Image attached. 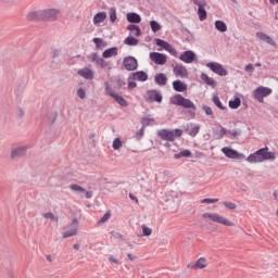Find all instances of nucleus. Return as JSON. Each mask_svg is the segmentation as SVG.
Segmentation results:
<instances>
[{"mask_svg": "<svg viewBox=\"0 0 278 278\" xmlns=\"http://www.w3.org/2000/svg\"><path fill=\"white\" fill-rule=\"evenodd\" d=\"M202 218H208L210 220H212V223H218L219 225H225L226 227H236V224L218 215V213H204L202 214Z\"/></svg>", "mask_w": 278, "mask_h": 278, "instance_id": "nucleus-3", "label": "nucleus"}, {"mask_svg": "<svg viewBox=\"0 0 278 278\" xmlns=\"http://www.w3.org/2000/svg\"><path fill=\"white\" fill-rule=\"evenodd\" d=\"M17 116H18V118H23V116H25V111H23V109H18Z\"/></svg>", "mask_w": 278, "mask_h": 278, "instance_id": "nucleus-61", "label": "nucleus"}, {"mask_svg": "<svg viewBox=\"0 0 278 278\" xmlns=\"http://www.w3.org/2000/svg\"><path fill=\"white\" fill-rule=\"evenodd\" d=\"M27 155V147L20 146L11 149V160H17V157H25Z\"/></svg>", "mask_w": 278, "mask_h": 278, "instance_id": "nucleus-12", "label": "nucleus"}, {"mask_svg": "<svg viewBox=\"0 0 278 278\" xmlns=\"http://www.w3.org/2000/svg\"><path fill=\"white\" fill-rule=\"evenodd\" d=\"M154 81L157 86H166L168 84V77L164 73H159L154 76Z\"/></svg>", "mask_w": 278, "mask_h": 278, "instance_id": "nucleus-24", "label": "nucleus"}, {"mask_svg": "<svg viewBox=\"0 0 278 278\" xmlns=\"http://www.w3.org/2000/svg\"><path fill=\"white\" fill-rule=\"evenodd\" d=\"M112 216V213L109 211L106 212L103 217L98 222L99 225H103V223H108Z\"/></svg>", "mask_w": 278, "mask_h": 278, "instance_id": "nucleus-42", "label": "nucleus"}, {"mask_svg": "<svg viewBox=\"0 0 278 278\" xmlns=\"http://www.w3.org/2000/svg\"><path fill=\"white\" fill-rule=\"evenodd\" d=\"M150 27L153 31V34H157V31H160V29H162V25H160V23H157V21L152 20L150 22Z\"/></svg>", "mask_w": 278, "mask_h": 278, "instance_id": "nucleus-36", "label": "nucleus"}, {"mask_svg": "<svg viewBox=\"0 0 278 278\" xmlns=\"http://www.w3.org/2000/svg\"><path fill=\"white\" fill-rule=\"evenodd\" d=\"M131 75L132 79H137V81H147L149 79V75L144 71L135 72Z\"/></svg>", "mask_w": 278, "mask_h": 278, "instance_id": "nucleus-28", "label": "nucleus"}, {"mask_svg": "<svg viewBox=\"0 0 278 278\" xmlns=\"http://www.w3.org/2000/svg\"><path fill=\"white\" fill-rule=\"evenodd\" d=\"M131 77L128 78V90H134V88H137L138 84L136 81L130 80Z\"/></svg>", "mask_w": 278, "mask_h": 278, "instance_id": "nucleus-57", "label": "nucleus"}, {"mask_svg": "<svg viewBox=\"0 0 278 278\" xmlns=\"http://www.w3.org/2000/svg\"><path fill=\"white\" fill-rule=\"evenodd\" d=\"M213 103H214V105H216V108H218L219 110H227V108L223 105V102H220V98H218V96H214V97H213Z\"/></svg>", "mask_w": 278, "mask_h": 278, "instance_id": "nucleus-37", "label": "nucleus"}, {"mask_svg": "<svg viewBox=\"0 0 278 278\" xmlns=\"http://www.w3.org/2000/svg\"><path fill=\"white\" fill-rule=\"evenodd\" d=\"M150 60H152V62L159 66H164V64H166L167 56L166 54L160 52H151Z\"/></svg>", "mask_w": 278, "mask_h": 278, "instance_id": "nucleus-14", "label": "nucleus"}, {"mask_svg": "<svg viewBox=\"0 0 278 278\" xmlns=\"http://www.w3.org/2000/svg\"><path fill=\"white\" fill-rule=\"evenodd\" d=\"M174 74L176 77H188V70L184 65L176 64L174 66Z\"/></svg>", "mask_w": 278, "mask_h": 278, "instance_id": "nucleus-23", "label": "nucleus"}, {"mask_svg": "<svg viewBox=\"0 0 278 278\" xmlns=\"http://www.w3.org/2000/svg\"><path fill=\"white\" fill-rule=\"evenodd\" d=\"M85 197L86 199H92V191H86Z\"/></svg>", "mask_w": 278, "mask_h": 278, "instance_id": "nucleus-64", "label": "nucleus"}, {"mask_svg": "<svg viewBox=\"0 0 278 278\" xmlns=\"http://www.w3.org/2000/svg\"><path fill=\"white\" fill-rule=\"evenodd\" d=\"M179 60L185 62V64H192V62H197V53L192 50H187L182 54H180Z\"/></svg>", "mask_w": 278, "mask_h": 278, "instance_id": "nucleus-13", "label": "nucleus"}, {"mask_svg": "<svg viewBox=\"0 0 278 278\" xmlns=\"http://www.w3.org/2000/svg\"><path fill=\"white\" fill-rule=\"evenodd\" d=\"M43 218H48L49 220H54L55 223H58V217H55V215L51 212L45 213Z\"/></svg>", "mask_w": 278, "mask_h": 278, "instance_id": "nucleus-47", "label": "nucleus"}, {"mask_svg": "<svg viewBox=\"0 0 278 278\" xmlns=\"http://www.w3.org/2000/svg\"><path fill=\"white\" fill-rule=\"evenodd\" d=\"M202 110L205 112L206 116H211V118H214V111H212V108L208 105H203Z\"/></svg>", "mask_w": 278, "mask_h": 278, "instance_id": "nucleus-44", "label": "nucleus"}, {"mask_svg": "<svg viewBox=\"0 0 278 278\" xmlns=\"http://www.w3.org/2000/svg\"><path fill=\"white\" fill-rule=\"evenodd\" d=\"M108 18V14L105 12H99L93 16V25H99L100 23H103Z\"/></svg>", "mask_w": 278, "mask_h": 278, "instance_id": "nucleus-30", "label": "nucleus"}, {"mask_svg": "<svg viewBox=\"0 0 278 278\" xmlns=\"http://www.w3.org/2000/svg\"><path fill=\"white\" fill-rule=\"evenodd\" d=\"M215 29H217V31H220L222 34H225V31H227V24H225V22L217 20L215 21Z\"/></svg>", "mask_w": 278, "mask_h": 278, "instance_id": "nucleus-31", "label": "nucleus"}, {"mask_svg": "<svg viewBox=\"0 0 278 278\" xmlns=\"http://www.w3.org/2000/svg\"><path fill=\"white\" fill-rule=\"evenodd\" d=\"M244 71L245 73H250L252 75L253 71H255V67L253 66L252 63H250L244 67Z\"/></svg>", "mask_w": 278, "mask_h": 278, "instance_id": "nucleus-56", "label": "nucleus"}, {"mask_svg": "<svg viewBox=\"0 0 278 278\" xmlns=\"http://www.w3.org/2000/svg\"><path fill=\"white\" fill-rule=\"evenodd\" d=\"M116 85H117L118 88H122L123 86H126L127 83H125V80H123L121 78H117Z\"/></svg>", "mask_w": 278, "mask_h": 278, "instance_id": "nucleus-59", "label": "nucleus"}, {"mask_svg": "<svg viewBox=\"0 0 278 278\" xmlns=\"http://www.w3.org/2000/svg\"><path fill=\"white\" fill-rule=\"evenodd\" d=\"M127 21L128 23L138 24V23H141L142 17L138 13H128Z\"/></svg>", "mask_w": 278, "mask_h": 278, "instance_id": "nucleus-29", "label": "nucleus"}, {"mask_svg": "<svg viewBox=\"0 0 278 278\" xmlns=\"http://www.w3.org/2000/svg\"><path fill=\"white\" fill-rule=\"evenodd\" d=\"M223 205H225V207L228 210H236L238 207V205H236L233 202H223Z\"/></svg>", "mask_w": 278, "mask_h": 278, "instance_id": "nucleus-49", "label": "nucleus"}, {"mask_svg": "<svg viewBox=\"0 0 278 278\" xmlns=\"http://www.w3.org/2000/svg\"><path fill=\"white\" fill-rule=\"evenodd\" d=\"M228 105L231 110H238V108L242 105V100H240V98H235L233 100L229 101Z\"/></svg>", "mask_w": 278, "mask_h": 278, "instance_id": "nucleus-33", "label": "nucleus"}, {"mask_svg": "<svg viewBox=\"0 0 278 278\" xmlns=\"http://www.w3.org/2000/svg\"><path fill=\"white\" fill-rule=\"evenodd\" d=\"M121 147H123V141L121 140V138H115L113 141L114 151H118V149H121Z\"/></svg>", "mask_w": 278, "mask_h": 278, "instance_id": "nucleus-40", "label": "nucleus"}, {"mask_svg": "<svg viewBox=\"0 0 278 278\" xmlns=\"http://www.w3.org/2000/svg\"><path fill=\"white\" fill-rule=\"evenodd\" d=\"M78 75L84 77V79H94V72L90 68L79 70Z\"/></svg>", "mask_w": 278, "mask_h": 278, "instance_id": "nucleus-27", "label": "nucleus"}, {"mask_svg": "<svg viewBox=\"0 0 278 278\" xmlns=\"http://www.w3.org/2000/svg\"><path fill=\"white\" fill-rule=\"evenodd\" d=\"M151 123H155V119L149 118V117H142V119H141V125H142L143 129L146 127H149V125H151Z\"/></svg>", "mask_w": 278, "mask_h": 278, "instance_id": "nucleus-39", "label": "nucleus"}, {"mask_svg": "<svg viewBox=\"0 0 278 278\" xmlns=\"http://www.w3.org/2000/svg\"><path fill=\"white\" fill-rule=\"evenodd\" d=\"M141 229H142L143 236L149 237L153 233V230L151 228L147 227L146 225H142Z\"/></svg>", "mask_w": 278, "mask_h": 278, "instance_id": "nucleus-46", "label": "nucleus"}, {"mask_svg": "<svg viewBox=\"0 0 278 278\" xmlns=\"http://www.w3.org/2000/svg\"><path fill=\"white\" fill-rule=\"evenodd\" d=\"M174 131V140L175 138H181V136H184V130L176 128L173 130Z\"/></svg>", "mask_w": 278, "mask_h": 278, "instance_id": "nucleus-53", "label": "nucleus"}, {"mask_svg": "<svg viewBox=\"0 0 278 278\" xmlns=\"http://www.w3.org/2000/svg\"><path fill=\"white\" fill-rule=\"evenodd\" d=\"M174 157L175 160H179L180 157H192V152L190 150H182L175 154Z\"/></svg>", "mask_w": 278, "mask_h": 278, "instance_id": "nucleus-34", "label": "nucleus"}, {"mask_svg": "<svg viewBox=\"0 0 278 278\" xmlns=\"http://www.w3.org/2000/svg\"><path fill=\"white\" fill-rule=\"evenodd\" d=\"M254 99L258 101V103H264V97H269L273 94V89L268 87H258L254 90Z\"/></svg>", "mask_w": 278, "mask_h": 278, "instance_id": "nucleus-6", "label": "nucleus"}, {"mask_svg": "<svg viewBox=\"0 0 278 278\" xmlns=\"http://www.w3.org/2000/svg\"><path fill=\"white\" fill-rule=\"evenodd\" d=\"M127 257H128V260H130V262H134L135 260H138V257L136 255L131 254V253H128Z\"/></svg>", "mask_w": 278, "mask_h": 278, "instance_id": "nucleus-62", "label": "nucleus"}, {"mask_svg": "<svg viewBox=\"0 0 278 278\" xmlns=\"http://www.w3.org/2000/svg\"><path fill=\"white\" fill-rule=\"evenodd\" d=\"M222 153L226 155V157H229V160H244V154L239 153L238 151L229 148V147H224L222 149Z\"/></svg>", "mask_w": 278, "mask_h": 278, "instance_id": "nucleus-7", "label": "nucleus"}, {"mask_svg": "<svg viewBox=\"0 0 278 278\" xmlns=\"http://www.w3.org/2000/svg\"><path fill=\"white\" fill-rule=\"evenodd\" d=\"M91 62H94L100 68H108L112 71V62L105 61L103 58H99L97 53L91 54Z\"/></svg>", "mask_w": 278, "mask_h": 278, "instance_id": "nucleus-9", "label": "nucleus"}, {"mask_svg": "<svg viewBox=\"0 0 278 278\" xmlns=\"http://www.w3.org/2000/svg\"><path fill=\"white\" fill-rule=\"evenodd\" d=\"M110 21H111V23H116V9L115 8L110 9Z\"/></svg>", "mask_w": 278, "mask_h": 278, "instance_id": "nucleus-45", "label": "nucleus"}, {"mask_svg": "<svg viewBox=\"0 0 278 278\" xmlns=\"http://www.w3.org/2000/svg\"><path fill=\"white\" fill-rule=\"evenodd\" d=\"M274 152H268V147L258 149L256 152L250 154L247 157V162L250 164H257L262 162H266V160H275Z\"/></svg>", "mask_w": 278, "mask_h": 278, "instance_id": "nucleus-1", "label": "nucleus"}, {"mask_svg": "<svg viewBox=\"0 0 278 278\" xmlns=\"http://www.w3.org/2000/svg\"><path fill=\"white\" fill-rule=\"evenodd\" d=\"M257 38L260 40H263V42H267V45H270V47H277V42H275V39L273 37L268 36L266 33H256Z\"/></svg>", "mask_w": 278, "mask_h": 278, "instance_id": "nucleus-21", "label": "nucleus"}, {"mask_svg": "<svg viewBox=\"0 0 278 278\" xmlns=\"http://www.w3.org/2000/svg\"><path fill=\"white\" fill-rule=\"evenodd\" d=\"M227 134H228V130L225 127L220 126L219 130L217 132L218 138L219 139L225 138V136H227Z\"/></svg>", "mask_w": 278, "mask_h": 278, "instance_id": "nucleus-48", "label": "nucleus"}, {"mask_svg": "<svg viewBox=\"0 0 278 278\" xmlns=\"http://www.w3.org/2000/svg\"><path fill=\"white\" fill-rule=\"evenodd\" d=\"M77 97L79 99H86V90L84 88L77 89Z\"/></svg>", "mask_w": 278, "mask_h": 278, "instance_id": "nucleus-52", "label": "nucleus"}, {"mask_svg": "<svg viewBox=\"0 0 278 278\" xmlns=\"http://www.w3.org/2000/svg\"><path fill=\"white\" fill-rule=\"evenodd\" d=\"M206 66L213 71L215 75H219V77H227V75H229V72L220 63L208 62Z\"/></svg>", "mask_w": 278, "mask_h": 278, "instance_id": "nucleus-5", "label": "nucleus"}, {"mask_svg": "<svg viewBox=\"0 0 278 278\" xmlns=\"http://www.w3.org/2000/svg\"><path fill=\"white\" fill-rule=\"evenodd\" d=\"M173 89L175 92H186V90H188V85L180 79H177L173 81Z\"/></svg>", "mask_w": 278, "mask_h": 278, "instance_id": "nucleus-22", "label": "nucleus"}, {"mask_svg": "<svg viewBox=\"0 0 278 278\" xmlns=\"http://www.w3.org/2000/svg\"><path fill=\"white\" fill-rule=\"evenodd\" d=\"M116 55H118L117 47L109 48V49L104 50L102 53V58L104 60H106L108 58H116Z\"/></svg>", "mask_w": 278, "mask_h": 278, "instance_id": "nucleus-25", "label": "nucleus"}, {"mask_svg": "<svg viewBox=\"0 0 278 278\" xmlns=\"http://www.w3.org/2000/svg\"><path fill=\"white\" fill-rule=\"evenodd\" d=\"M70 189L74 190L75 192H86V189L79 185H70Z\"/></svg>", "mask_w": 278, "mask_h": 278, "instance_id": "nucleus-41", "label": "nucleus"}, {"mask_svg": "<svg viewBox=\"0 0 278 278\" xmlns=\"http://www.w3.org/2000/svg\"><path fill=\"white\" fill-rule=\"evenodd\" d=\"M201 203H207V204H212V203H218V199H210V198H205L201 201Z\"/></svg>", "mask_w": 278, "mask_h": 278, "instance_id": "nucleus-55", "label": "nucleus"}, {"mask_svg": "<svg viewBox=\"0 0 278 278\" xmlns=\"http://www.w3.org/2000/svg\"><path fill=\"white\" fill-rule=\"evenodd\" d=\"M128 31H136L135 36L140 37L142 36V30L140 29V26L136 25V24H130L127 26Z\"/></svg>", "mask_w": 278, "mask_h": 278, "instance_id": "nucleus-32", "label": "nucleus"}, {"mask_svg": "<svg viewBox=\"0 0 278 278\" xmlns=\"http://www.w3.org/2000/svg\"><path fill=\"white\" fill-rule=\"evenodd\" d=\"M194 5H198V16L200 21H205L207 18V11L205 10V5H207V2L205 1H199L193 0Z\"/></svg>", "mask_w": 278, "mask_h": 278, "instance_id": "nucleus-11", "label": "nucleus"}, {"mask_svg": "<svg viewBox=\"0 0 278 278\" xmlns=\"http://www.w3.org/2000/svg\"><path fill=\"white\" fill-rule=\"evenodd\" d=\"M26 18L27 21H34V22L45 21L43 11L39 10V11L29 12Z\"/></svg>", "mask_w": 278, "mask_h": 278, "instance_id": "nucleus-19", "label": "nucleus"}, {"mask_svg": "<svg viewBox=\"0 0 278 278\" xmlns=\"http://www.w3.org/2000/svg\"><path fill=\"white\" fill-rule=\"evenodd\" d=\"M77 225H79V222L77 218H74L71 224V229L63 232V238H73V236H77Z\"/></svg>", "mask_w": 278, "mask_h": 278, "instance_id": "nucleus-17", "label": "nucleus"}, {"mask_svg": "<svg viewBox=\"0 0 278 278\" xmlns=\"http://www.w3.org/2000/svg\"><path fill=\"white\" fill-rule=\"evenodd\" d=\"M123 65L126 71H137L138 70V60L134 56H126L123 60Z\"/></svg>", "mask_w": 278, "mask_h": 278, "instance_id": "nucleus-10", "label": "nucleus"}, {"mask_svg": "<svg viewBox=\"0 0 278 278\" xmlns=\"http://www.w3.org/2000/svg\"><path fill=\"white\" fill-rule=\"evenodd\" d=\"M186 40L187 42H192V40H194V36L192 35V33L188 31Z\"/></svg>", "mask_w": 278, "mask_h": 278, "instance_id": "nucleus-60", "label": "nucleus"}, {"mask_svg": "<svg viewBox=\"0 0 278 278\" xmlns=\"http://www.w3.org/2000/svg\"><path fill=\"white\" fill-rule=\"evenodd\" d=\"M188 268H193V270L207 268V263L205 257H200L198 261H195V263L188 264Z\"/></svg>", "mask_w": 278, "mask_h": 278, "instance_id": "nucleus-20", "label": "nucleus"}, {"mask_svg": "<svg viewBox=\"0 0 278 278\" xmlns=\"http://www.w3.org/2000/svg\"><path fill=\"white\" fill-rule=\"evenodd\" d=\"M229 136H232V138H238L242 135L240 130H228Z\"/></svg>", "mask_w": 278, "mask_h": 278, "instance_id": "nucleus-54", "label": "nucleus"}, {"mask_svg": "<svg viewBox=\"0 0 278 278\" xmlns=\"http://www.w3.org/2000/svg\"><path fill=\"white\" fill-rule=\"evenodd\" d=\"M170 103L173 105H179L180 108H185V110H190L191 116H195L197 114V105L190 99L184 98V96L177 93L170 99Z\"/></svg>", "mask_w": 278, "mask_h": 278, "instance_id": "nucleus-2", "label": "nucleus"}, {"mask_svg": "<svg viewBox=\"0 0 278 278\" xmlns=\"http://www.w3.org/2000/svg\"><path fill=\"white\" fill-rule=\"evenodd\" d=\"M124 45H127L128 47H136V45H138V39L129 36L124 40Z\"/></svg>", "mask_w": 278, "mask_h": 278, "instance_id": "nucleus-35", "label": "nucleus"}, {"mask_svg": "<svg viewBox=\"0 0 278 278\" xmlns=\"http://www.w3.org/2000/svg\"><path fill=\"white\" fill-rule=\"evenodd\" d=\"M155 45L156 47H161V49H164L166 51L170 43H168V41H164V39H155Z\"/></svg>", "mask_w": 278, "mask_h": 278, "instance_id": "nucleus-38", "label": "nucleus"}, {"mask_svg": "<svg viewBox=\"0 0 278 278\" xmlns=\"http://www.w3.org/2000/svg\"><path fill=\"white\" fill-rule=\"evenodd\" d=\"M165 51H168V53H170V55H174V58H177L179 55V52H177V50L173 48L170 43L167 46Z\"/></svg>", "mask_w": 278, "mask_h": 278, "instance_id": "nucleus-43", "label": "nucleus"}, {"mask_svg": "<svg viewBox=\"0 0 278 278\" xmlns=\"http://www.w3.org/2000/svg\"><path fill=\"white\" fill-rule=\"evenodd\" d=\"M185 131L188 134V136H191V138H194L199 131H201V126L197 124H187L185 127Z\"/></svg>", "mask_w": 278, "mask_h": 278, "instance_id": "nucleus-18", "label": "nucleus"}, {"mask_svg": "<svg viewBox=\"0 0 278 278\" xmlns=\"http://www.w3.org/2000/svg\"><path fill=\"white\" fill-rule=\"evenodd\" d=\"M97 49H101V46L103 45V39L99 38V37H96L92 39Z\"/></svg>", "mask_w": 278, "mask_h": 278, "instance_id": "nucleus-51", "label": "nucleus"}, {"mask_svg": "<svg viewBox=\"0 0 278 278\" xmlns=\"http://www.w3.org/2000/svg\"><path fill=\"white\" fill-rule=\"evenodd\" d=\"M104 86L106 94L109 97H112V99H114L116 103H118V105H121L122 108H127V105H129V103L127 102V100H125V98H123V96H118L114 92V89H112L110 83L105 81Z\"/></svg>", "mask_w": 278, "mask_h": 278, "instance_id": "nucleus-4", "label": "nucleus"}, {"mask_svg": "<svg viewBox=\"0 0 278 278\" xmlns=\"http://www.w3.org/2000/svg\"><path fill=\"white\" fill-rule=\"evenodd\" d=\"M1 3H9L11 5H16V3H21V0H0Z\"/></svg>", "mask_w": 278, "mask_h": 278, "instance_id": "nucleus-58", "label": "nucleus"}, {"mask_svg": "<svg viewBox=\"0 0 278 278\" xmlns=\"http://www.w3.org/2000/svg\"><path fill=\"white\" fill-rule=\"evenodd\" d=\"M200 79H202V81H204L206 84V86H211V88H216V86H217L216 80H214V78H211L210 76H207V74H205V73L201 74Z\"/></svg>", "mask_w": 278, "mask_h": 278, "instance_id": "nucleus-26", "label": "nucleus"}, {"mask_svg": "<svg viewBox=\"0 0 278 278\" xmlns=\"http://www.w3.org/2000/svg\"><path fill=\"white\" fill-rule=\"evenodd\" d=\"M142 136H144V127H141V128L136 132V140H142Z\"/></svg>", "mask_w": 278, "mask_h": 278, "instance_id": "nucleus-50", "label": "nucleus"}, {"mask_svg": "<svg viewBox=\"0 0 278 278\" xmlns=\"http://www.w3.org/2000/svg\"><path fill=\"white\" fill-rule=\"evenodd\" d=\"M43 12V21H58V14H60V10L58 9H46Z\"/></svg>", "mask_w": 278, "mask_h": 278, "instance_id": "nucleus-16", "label": "nucleus"}, {"mask_svg": "<svg viewBox=\"0 0 278 278\" xmlns=\"http://www.w3.org/2000/svg\"><path fill=\"white\" fill-rule=\"evenodd\" d=\"M163 100L162 93H160L157 90L152 89L147 91L146 101L147 103H161Z\"/></svg>", "mask_w": 278, "mask_h": 278, "instance_id": "nucleus-8", "label": "nucleus"}, {"mask_svg": "<svg viewBox=\"0 0 278 278\" xmlns=\"http://www.w3.org/2000/svg\"><path fill=\"white\" fill-rule=\"evenodd\" d=\"M111 233H112L113 238H123V235H121L119 232L112 231Z\"/></svg>", "mask_w": 278, "mask_h": 278, "instance_id": "nucleus-63", "label": "nucleus"}, {"mask_svg": "<svg viewBox=\"0 0 278 278\" xmlns=\"http://www.w3.org/2000/svg\"><path fill=\"white\" fill-rule=\"evenodd\" d=\"M159 138L161 140H166L167 142H175V131L170 129H161L157 131Z\"/></svg>", "mask_w": 278, "mask_h": 278, "instance_id": "nucleus-15", "label": "nucleus"}]
</instances>
